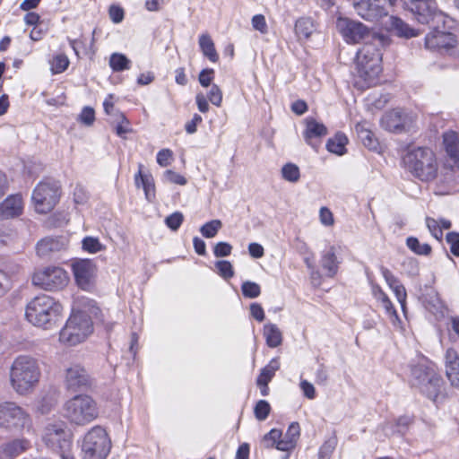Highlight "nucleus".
<instances>
[{
    "mask_svg": "<svg viewBox=\"0 0 459 459\" xmlns=\"http://www.w3.org/2000/svg\"><path fill=\"white\" fill-rule=\"evenodd\" d=\"M388 38L380 34H372L357 51L356 63L358 77L366 87H370L381 73L382 49L388 45Z\"/></svg>",
    "mask_w": 459,
    "mask_h": 459,
    "instance_id": "f257e3e1",
    "label": "nucleus"
},
{
    "mask_svg": "<svg viewBox=\"0 0 459 459\" xmlns=\"http://www.w3.org/2000/svg\"><path fill=\"white\" fill-rule=\"evenodd\" d=\"M40 377L41 369L39 360L29 355L18 356L10 367V385L20 395L31 393L39 384Z\"/></svg>",
    "mask_w": 459,
    "mask_h": 459,
    "instance_id": "f03ea898",
    "label": "nucleus"
},
{
    "mask_svg": "<svg viewBox=\"0 0 459 459\" xmlns=\"http://www.w3.org/2000/svg\"><path fill=\"white\" fill-rule=\"evenodd\" d=\"M62 305L52 297L42 294L33 298L26 306L25 316L36 326L48 328L59 317Z\"/></svg>",
    "mask_w": 459,
    "mask_h": 459,
    "instance_id": "7ed1b4c3",
    "label": "nucleus"
},
{
    "mask_svg": "<svg viewBox=\"0 0 459 459\" xmlns=\"http://www.w3.org/2000/svg\"><path fill=\"white\" fill-rule=\"evenodd\" d=\"M61 413L70 424L85 426L98 418L99 407L90 395L77 394L63 404Z\"/></svg>",
    "mask_w": 459,
    "mask_h": 459,
    "instance_id": "20e7f679",
    "label": "nucleus"
},
{
    "mask_svg": "<svg viewBox=\"0 0 459 459\" xmlns=\"http://www.w3.org/2000/svg\"><path fill=\"white\" fill-rule=\"evenodd\" d=\"M411 173L421 181H430L437 175V162L433 151L426 147L411 150L403 159Z\"/></svg>",
    "mask_w": 459,
    "mask_h": 459,
    "instance_id": "39448f33",
    "label": "nucleus"
},
{
    "mask_svg": "<svg viewBox=\"0 0 459 459\" xmlns=\"http://www.w3.org/2000/svg\"><path fill=\"white\" fill-rule=\"evenodd\" d=\"M0 428L6 431L20 435L30 432L32 419L30 413L14 402L0 403Z\"/></svg>",
    "mask_w": 459,
    "mask_h": 459,
    "instance_id": "423d86ee",
    "label": "nucleus"
},
{
    "mask_svg": "<svg viewBox=\"0 0 459 459\" xmlns=\"http://www.w3.org/2000/svg\"><path fill=\"white\" fill-rule=\"evenodd\" d=\"M92 332L91 317L82 311L74 312L59 333L63 343L73 346L83 342Z\"/></svg>",
    "mask_w": 459,
    "mask_h": 459,
    "instance_id": "0eeeda50",
    "label": "nucleus"
},
{
    "mask_svg": "<svg viewBox=\"0 0 459 459\" xmlns=\"http://www.w3.org/2000/svg\"><path fill=\"white\" fill-rule=\"evenodd\" d=\"M82 459H106L111 449V441L100 426L92 427L82 442Z\"/></svg>",
    "mask_w": 459,
    "mask_h": 459,
    "instance_id": "6e6552de",
    "label": "nucleus"
},
{
    "mask_svg": "<svg viewBox=\"0 0 459 459\" xmlns=\"http://www.w3.org/2000/svg\"><path fill=\"white\" fill-rule=\"evenodd\" d=\"M42 441L48 449L62 455L71 451L73 433L65 422H51L43 429Z\"/></svg>",
    "mask_w": 459,
    "mask_h": 459,
    "instance_id": "1a4fd4ad",
    "label": "nucleus"
},
{
    "mask_svg": "<svg viewBox=\"0 0 459 459\" xmlns=\"http://www.w3.org/2000/svg\"><path fill=\"white\" fill-rule=\"evenodd\" d=\"M411 385L434 401L439 394L442 378L432 368L419 364L411 368Z\"/></svg>",
    "mask_w": 459,
    "mask_h": 459,
    "instance_id": "9d476101",
    "label": "nucleus"
},
{
    "mask_svg": "<svg viewBox=\"0 0 459 459\" xmlns=\"http://www.w3.org/2000/svg\"><path fill=\"white\" fill-rule=\"evenodd\" d=\"M31 198L37 212H51L60 198L59 182L53 179L39 182L34 188Z\"/></svg>",
    "mask_w": 459,
    "mask_h": 459,
    "instance_id": "9b49d317",
    "label": "nucleus"
},
{
    "mask_svg": "<svg viewBox=\"0 0 459 459\" xmlns=\"http://www.w3.org/2000/svg\"><path fill=\"white\" fill-rule=\"evenodd\" d=\"M404 8L410 10L420 23L437 27L445 23L446 15L437 9L436 0L405 1Z\"/></svg>",
    "mask_w": 459,
    "mask_h": 459,
    "instance_id": "f8f14e48",
    "label": "nucleus"
},
{
    "mask_svg": "<svg viewBox=\"0 0 459 459\" xmlns=\"http://www.w3.org/2000/svg\"><path fill=\"white\" fill-rule=\"evenodd\" d=\"M69 282V277L63 268L48 266L34 273L32 283L48 291L64 289Z\"/></svg>",
    "mask_w": 459,
    "mask_h": 459,
    "instance_id": "ddd939ff",
    "label": "nucleus"
},
{
    "mask_svg": "<svg viewBox=\"0 0 459 459\" xmlns=\"http://www.w3.org/2000/svg\"><path fill=\"white\" fill-rule=\"evenodd\" d=\"M415 117L400 109L386 112L381 118V126L391 133L408 132L413 126Z\"/></svg>",
    "mask_w": 459,
    "mask_h": 459,
    "instance_id": "4468645a",
    "label": "nucleus"
},
{
    "mask_svg": "<svg viewBox=\"0 0 459 459\" xmlns=\"http://www.w3.org/2000/svg\"><path fill=\"white\" fill-rule=\"evenodd\" d=\"M336 27L348 43H358L360 40L367 41L373 34L363 23L348 18H339L336 22Z\"/></svg>",
    "mask_w": 459,
    "mask_h": 459,
    "instance_id": "2eb2a0df",
    "label": "nucleus"
},
{
    "mask_svg": "<svg viewBox=\"0 0 459 459\" xmlns=\"http://www.w3.org/2000/svg\"><path fill=\"white\" fill-rule=\"evenodd\" d=\"M74 280L78 287L83 290H91L94 287L97 268L90 259H81L72 264Z\"/></svg>",
    "mask_w": 459,
    "mask_h": 459,
    "instance_id": "dca6fc26",
    "label": "nucleus"
},
{
    "mask_svg": "<svg viewBox=\"0 0 459 459\" xmlns=\"http://www.w3.org/2000/svg\"><path fill=\"white\" fill-rule=\"evenodd\" d=\"M353 5L358 15L366 21H377L388 13L384 0H356Z\"/></svg>",
    "mask_w": 459,
    "mask_h": 459,
    "instance_id": "f3484780",
    "label": "nucleus"
},
{
    "mask_svg": "<svg viewBox=\"0 0 459 459\" xmlns=\"http://www.w3.org/2000/svg\"><path fill=\"white\" fill-rule=\"evenodd\" d=\"M425 37V47L430 50L450 49L455 47L456 39L453 33L439 30L437 26Z\"/></svg>",
    "mask_w": 459,
    "mask_h": 459,
    "instance_id": "a211bd4d",
    "label": "nucleus"
},
{
    "mask_svg": "<svg viewBox=\"0 0 459 459\" xmlns=\"http://www.w3.org/2000/svg\"><path fill=\"white\" fill-rule=\"evenodd\" d=\"M65 382L66 387L74 391L91 385L90 376L80 364H71L65 368Z\"/></svg>",
    "mask_w": 459,
    "mask_h": 459,
    "instance_id": "6ab92c4d",
    "label": "nucleus"
},
{
    "mask_svg": "<svg viewBox=\"0 0 459 459\" xmlns=\"http://www.w3.org/2000/svg\"><path fill=\"white\" fill-rule=\"evenodd\" d=\"M446 376L450 385L459 389V353L455 348H447L444 354Z\"/></svg>",
    "mask_w": 459,
    "mask_h": 459,
    "instance_id": "aec40b11",
    "label": "nucleus"
},
{
    "mask_svg": "<svg viewBox=\"0 0 459 459\" xmlns=\"http://www.w3.org/2000/svg\"><path fill=\"white\" fill-rule=\"evenodd\" d=\"M23 210V202L21 195H9L0 204V220H9L18 217Z\"/></svg>",
    "mask_w": 459,
    "mask_h": 459,
    "instance_id": "412c9836",
    "label": "nucleus"
},
{
    "mask_svg": "<svg viewBox=\"0 0 459 459\" xmlns=\"http://www.w3.org/2000/svg\"><path fill=\"white\" fill-rule=\"evenodd\" d=\"M327 134L326 126L317 122L312 117L306 118V130L304 132V138L307 144L316 148L317 146V139Z\"/></svg>",
    "mask_w": 459,
    "mask_h": 459,
    "instance_id": "4be33fe9",
    "label": "nucleus"
},
{
    "mask_svg": "<svg viewBox=\"0 0 459 459\" xmlns=\"http://www.w3.org/2000/svg\"><path fill=\"white\" fill-rule=\"evenodd\" d=\"M65 248V241L61 237H47L37 244V254L41 257H48L51 254Z\"/></svg>",
    "mask_w": 459,
    "mask_h": 459,
    "instance_id": "5701e85b",
    "label": "nucleus"
},
{
    "mask_svg": "<svg viewBox=\"0 0 459 459\" xmlns=\"http://www.w3.org/2000/svg\"><path fill=\"white\" fill-rule=\"evenodd\" d=\"M340 261L336 255L335 247L330 246L321 254L320 265L327 277H334L339 269Z\"/></svg>",
    "mask_w": 459,
    "mask_h": 459,
    "instance_id": "b1692460",
    "label": "nucleus"
},
{
    "mask_svg": "<svg viewBox=\"0 0 459 459\" xmlns=\"http://www.w3.org/2000/svg\"><path fill=\"white\" fill-rule=\"evenodd\" d=\"M143 164L138 165V172L134 175V184L137 188H143L145 198L152 202L155 198L154 179L151 174L143 173Z\"/></svg>",
    "mask_w": 459,
    "mask_h": 459,
    "instance_id": "393cba45",
    "label": "nucleus"
},
{
    "mask_svg": "<svg viewBox=\"0 0 459 459\" xmlns=\"http://www.w3.org/2000/svg\"><path fill=\"white\" fill-rule=\"evenodd\" d=\"M443 143L446 152L451 160L459 165V137L456 132L448 131L443 134Z\"/></svg>",
    "mask_w": 459,
    "mask_h": 459,
    "instance_id": "a878e982",
    "label": "nucleus"
},
{
    "mask_svg": "<svg viewBox=\"0 0 459 459\" xmlns=\"http://www.w3.org/2000/svg\"><path fill=\"white\" fill-rule=\"evenodd\" d=\"M198 43L203 55L211 62L216 63L219 60V55L216 51L214 42L208 33L201 34Z\"/></svg>",
    "mask_w": 459,
    "mask_h": 459,
    "instance_id": "bb28decb",
    "label": "nucleus"
},
{
    "mask_svg": "<svg viewBox=\"0 0 459 459\" xmlns=\"http://www.w3.org/2000/svg\"><path fill=\"white\" fill-rule=\"evenodd\" d=\"M263 333L268 347L276 348L281 344L282 333L275 324H265Z\"/></svg>",
    "mask_w": 459,
    "mask_h": 459,
    "instance_id": "cd10ccee",
    "label": "nucleus"
},
{
    "mask_svg": "<svg viewBox=\"0 0 459 459\" xmlns=\"http://www.w3.org/2000/svg\"><path fill=\"white\" fill-rule=\"evenodd\" d=\"M390 27L391 30L401 38L410 39L418 35L417 30L411 28L403 20L395 16L390 17Z\"/></svg>",
    "mask_w": 459,
    "mask_h": 459,
    "instance_id": "c85d7f7f",
    "label": "nucleus"
},
{
    "mask_svg": "<svg viewBox=\"0 0 459 459\" xmlns=\"http://www.w3.org/2000/svg\"><path fill=\"white\" fill-rule=\"evenodd\" d=\"M347 136L342 133H337L326 143V148L330 152L337 155H343L346 152Z\"/></svg>",
    "mask_w": 459,
    "mask_h": 459,
    "instance_id": "c756f323",
    "label": "nucleus"
},
{
    "mask_svg": "<svg viewBox=\"0 0 459 459\" xmlns=\"http://www.w3.org/2000/svg\"><path fill=\"white\" fill-rule=\"evenodd\" d=\"M314 30V22L310 18H300L295 23V33L299 40L307 39Z\"/></svg>",
    "mask_w": 459,
    "mask_h": 459,
    "instance_id": "7c9ffc66",
    "label": "nucleus"
},
{
    "mask_svg": "<svg viewBox=\"0 0 459 459\" xmlns=\"http://www.w3.org/2000/svg\"><path fill=\"white\" fill-rule=\"evenodd\" d=\"M280 368L279 358H273L270 362L261 369V372L256 379V384L269 383L275 375V372Z\"/></svg>",
    "mask_w": 459,
    "mask_h": 459,
    "instance_id": "2f4dec72",
    "label": "nucleus"
},
{
    "mask_svg": "<svg viewBox=\"0 0 459 459\" xmlns=\"http://www.w3.org/2000/svg\"><path fill=\"white\" fill-rule=\"evenodd\" d=\"M29 447V442L26 439H14L4 446V453L11 457H15L26 451Z\"/></svg>",
    "mask_w": 459,
    "mask_h": 459,
    "instance_id": "473e14b6",
    "label": "nucleus"
},
{
    "mask_svg": "<svg viewBox=\"0 0 459 459\" xmlns=\"http://www.w3.org/2000/svg\"><path fill=\"white\" fill-rule=\"evenodd\" d=\"M356 132L363 144L370 150L377 149L378 143L374 134L362 124L356 125Z\"/></svg>",
    "mask_w": 459,
    "mask_h": 459,
    "instance_id": "72a5a7b5",
    "label": "nucleus"
},
{
    "mask_svg": "<svg viewBox=\"0 0 459 459\" xmlns=\"http://www.w3.org/2000/svg\"><path fill=\"white\" fill-rule=\"evenodd\" d=\"M390 100V94L373 92L367 98L368 106L370 108L380 110L385 107Z\"/></svg>",
    "mask_w": 459,
    "mask_h": 459,
    "instance_id": "f704fd0d",
    "label": "nucleus"
},
{
    "mask_svg": "<svg viewBox=\"0 0 459 459\" xmlns=\"http://www.w3.org/2000/svg\"><path fill=\"white\" fill-rule=\"evenodd\" d=\"M131 61L120 53H113L109 58V65L114 72H122L130 68Z\"/></svg>",
    "mask_w": 459,
    "mask_h": 459,
    "instance_id": "c9c22d12",
    "label": "nucleus"
},
{
    "mask_svg": "<svg viewBox=\"0 0 459 459\" xmlns=\"http://www.w3.org/2000/svg\"><path fill=\"white\" fill-rule=\"evenodd\" d=\"M406 245L410 250L416 255H428L431 253V247L427 244H421L417 238L409 237L406 239Z\"/></svg>",
    "mask_w": 459,
    "mask_h": 459,
    "instance_id": "e433bc0d",
    "label": "nucleus"
},
{
    "mask_svg": "<svg viewBox=\"0 0 459 459\" xmlns=\"http://www.w3.org/2000/svg\"><path fill=\"white\" fill-rule=\"evenodd\" d=\"M411 419L408 416H402L396 420L394 428L391 424H385L384 430L386 435H394V433L403 434L407 427L411 424Z\"/></svg>",
    "mask_w": 459,
    "mask_h": 459,
    "instance_id": "4c0bfd02",
    "label": "nucleus"
},
{
    "mask_svg": "<svg viewBox=\"0 0 459 459\" xmlns=\"http://www.w3.org/2000/svg\"><path fill=\"white\" fill-rule=\"evenodd\" d=\"M222 222L220 220H212L200 228V232L206 238H214L221 229Z\"/></svg>",
    "mask_w": 459,
    "mask_h": 459,
    "instance_id": "58836bf2",
    "label": "nucleus"
},
{
    "mask_svg": "<svg viewBox=\"0 0 459 459\" xmlns=\"http://www.w3.org/2000/svg\"><path fill=\"white\" fill-rule=\"evenodd\" d=\"M281 176L286 181L295 183L300 178V171L296 164L287 163L281 169Z\"/></svg>",
    "mask_w": 459,
    "mask_h": 459,
    "instance_id": "ea45409f",
    "label": "nucleus"
},
{
    "mask_svg": "<svg viewBox=\"0 0 459 459\" xmlns=\"http://www.w3.org/2000/svg\"><path fill=\"white\" fill-rule=\"evenodd\" d=\"M241 291L245 298L255 299L261 294V287L256 282L246 281L241 285Z\"/></svg>",
    "mask_w": 459,
    "mask_h": 459,
    "instance_id": "a19ab883",
    "label": "nucleus"
},
{
    "mask_svg": "<svg viewBox=\"0 0 459 459\" xmlns=\"http://www.w3.org/2000/svg\"><path fill=\"white\" fill-rule=\"evenodd\" d=\"M82 249L86 252L95 254L105 248L98 238L85 237L82 241Z\"/></svg>",
    "mask_w": 459,
    "mask_h": 459,
    "instance_id": "79ce46f5",
    "label": "nucleus"
},
{
    "mask_svg": "<svg viewBox=\"0 0 459 459\" xmlns=\"http://www.w3.org/2000/svg\"><path fill=\"white\" fill-rule=\"evenodd\" d=\"M69 63V59L65 54L56 55L51 62V70L53 74L63 73L67 69Z\"/></svg>",
    "mask_w": 459,
    "mask_h": 459,
    "instance_id": "37998d69",
    "label": "nucleus"
},
{
    "mask_svg": "<svg viewBox=\"0 0 459 459\" xmlns=\"http://www.w3.org/2000/svg\"><path fill=\"white\" fill-rule=\"evenodd\" d=\"M337 441L334 437L326 440L319 448L318 459H331L335 450Z\"/></svg>",
    "mask_w": 459,
    "mask_h": 459,
    "instance_id": "c03bdc74",
    "label": "nucleus"
},
{
    "mask_svg": "<svg viewBox=\"0 0 459 459\" xmlns=\"http://www.w3.org/2000/svg\"><path fill=\"white\" fill-rule=\"evenodd\" d=\"M271 411V406L269 403L265 400H259L255 408H254V413L255 418L258 420H265L267 417L269 416Z\"/></svg>",
    "mask_w": 459,
    "mask_h": 459,
    "instance_id": "a18cd8bd",
    "label": "nucleus"
},
{
    "mask_svg": "<svg viewBox=\"0 0 459 459\" xmlns=\"http://www.w3.org/2000/svg\"><path fill=\"white\" fill-rule=\"evenodd\" d=\"M218 273L225 280H229L234 276V270L231 263L227 260H220L215 263Z\"/></svg>",
    "mask_w": 459,
    "mask_h": 459,
    "instance_id": "49530a36",
    "label": "nucleus"
},
{
    "mask_svg": "<svg viewBox=\"0 0 459 459\" xmlns=\"http://www.w3.org/2000/svg\"><path fill=\"white\" fill-rule=\"evenodd\" d=\"M282 433L280 429H273L263 438L264 446L266 448L275 447L281 438Z\"/></svg>",
    "mask_w": 459,
    "mask_h": 459,
    "instance_id": "de8ad7c7",
    "label": "nucleus"
},
{
    "mask_svg": "<svg viewBox=\"0 0 459 459\" xmlns=\"http://www.w3.org/2000/svg\"><path fill=\"white\" fill-rule=\"evenodd\" d=\"M184 221V215L180 212H175L165 219V223L171 230H178Z\"/></svg>",
    "mask_w": 459,
    "mask_h": 459,
    "instance_id": "09e8293b",
    "label": "nucleus"
},
{
    "mask_svg": "<svg viewBox=\"0 0 459 459\" xmlns=\"http://www.w3.org/2000/svg\"><path fill=\"white\" fill-rule=\"evenodd\" d=\"M207 99L216 107H221L222 102V91L217 84H212L208 94Z\"/></svg>",
    "mask_w": 459,
    "mask_h": 459,
    "instance_id": "8fccbe9b",
    "label": "nucleus"
},
{
    "mask_svg": "<svg viewBox=\"0 0 459 459\" xmlns=\"http://www.w3.org/2000/svg\"><path fill=\"white\" fill-rule=\"evenodd\" d=\"M381 303L383 305V307L385 310V313L387 314L391 322L393 323V325H396L397 323H399L400 322L399 316H398L397 311L394 308L392 301L390 300V299L388 298V299H385L384 301H382Z\"/></svg>",
    "mask_w": 459,
    "mask_h": 459,
    "instance_id": "3c124183",
    "label": "nucleus"
},
{
    "mask_svg": "<svg viewBox=\"0 0 459 459\" xmlns=\"http://www.w3.org/2000/svg\"><path fill=\"white\" fill-rule=\"evenodd\" d=\"M391 290L394 291L398 302L401 304L403 313H405L407 293L404 286L402 283H399Z\"/></svg>",
    "mask_w": 459,
    "mask_h": 459,
    "instance_id": "603ef678",
    "label": "nucleus"
},
{
    "mask_svg": "<svg viewBox=\"0 0 459 459\" xmlns=\"http://www.w3.org/2000/svg\"><path fill=\"white\" fill-rule=\"evenodd\" d=\"M95 120L94 109L91 107H84L79 115V121L85 126H91Z\"/></svg>",
    "mask_w": 459,
    "mask_h": 459,
    "instance_id": "864d4df0",
    "label": "nucleus"
},
{
    "mask_svg": "<svg viewBox=\"0 0 459 459\" xmlns=\"http://www.w3.org/2000/svg\"><path fill=\"white\" fill-rule=\"evenodd\" d=\"M232 246L228 242H219L213 247V254L216 257H224L231 254Z\"/></svg>",
    "mask_w": 459,
    "mask_h": 459,
    "instance_id": "5fc2aeb1",
    "label": "nucleus"
},
{
    "mask_svg": "<svg viewBox=\"0 0 459 459\" xmlns=\"http://www.w3.org/2000/svg\"><path fill=\"white\" fill-rule=\"evenodd\" d=\"M446 242L450 245L451 253L459 256V233L449 232L446 237Z\"/></svg>",
    "mask_w": 459,
    "mask_h": 459,
    "instance_id": "6e6d98bb",
    "label": "nucleus"
},
{
    "mask_svg": "<svg viewBox=\"0 0 459 459\" xmlns=\"http://www.w3.org/2000/svg\"><path fill=\"white\" fill-rule=\"evenodd\" d=\"M108 15L114 23H119L125 16L124 9L117 4H111L108 9Z\"/></svg>",
    "mask_w": 459,
    "mask_h": 459,
    "instance_id": "4d7b16f0",
    "label": "nucleus"
},
{
    "mask_svg": "<svg viewBox=\"0 0 459 459\" xmlns=\"http://www.w3.org/2000/svg\"><path fill=\"white\" fill-rule=\"evenodd\" d=\"M320 222L326 227L333 226L334 223L333 214L327 207H321L319 211Z\"/></svg>",
    "mask_w": 459,
    "mask_h": 459,
    "instance_id": "13d9d810",
    "label": "nucleus"
},
{
    "mask_svg": "<svg viewBox=\"0 0 459 459\" xmlns=\"http://www.w3.org/2000/svg\"><path fill=\"white\" fill-rule=\"evenodd\" d=\"M214 70L212 68L203 69L199 74V82L203 87L211 85L213 80Z\"/></svg>",
    "mask_w": 459,
    "mask_h": 459,
    "instance_id": "bf43d9fd",
    "label": "nucleus"
},
{
    "mask_svg": "<svg viewBox=\"0 0 459 459\" xmlns=\"http://www.w3.org/2000/svg\"><path fill=\"white\" fill-rule=\"evenodd\" d=\"M164 177L169 182L173 184L180 186H184L186 184V179L185 177L170 169L165 171Z\"/></svg>",
    "mask_w": 459,
    "mask_h": 459,
    "instance_id": "052dcab7",
    "label": "nucleus"
},
{
    "mask_svg": "<svg viewBox=\"0 0 459 459\" xmlns=\"http://www.w3.org/2000/svg\"><path fill=\"white\" fill-rule=\"evenodd\" d=\"M252 26L255 30L260 31L261 33L267 32V24L265 22V18L262 14H256L253 16Z\"/></svg>",
    "mask_w": 459,
    "mask_h": 459,
    "instance_id": "680f3d73",
    "label": "nucleus"
},
{
    "mask_svg": "<svg viewBox=\"0 0 459 459\" xmlns=\"http://www.w3.org/2000/svg\"><path fill=\"white\" fill-rule=\"evenodd\" d=\"M380 272L390 289L401 283L393 273L386 267L381 266Z\"/></svg>",
    "mask_w": 459,
    "mask_h": 459,
    "instance_id": "e2e57ef3",
    "label": "nucleus"
},
{
    "mask_svg": "<svg viewBox=\"0 0 459 459\" xmlns=\"http://www.w3.org/2000/svg\"><path fill=\"white\" fill-rule=\"evenodd\" d=\"M299 435H300V429H299V423L292 422L289 426L284 437L288 439H291L296 444L297 439L299 437Z\"/></svg>",
    "mask_w": 459,
    "mask_h": 459,
    "instance_id": "0e129e2a",
    "label": "nucleus"
},
{
    "mask_svg": "<svg viewBox=\"0 0 459 459\" xmlns=\"http://www.w3.org/2000/svg\"><path fill=\"white\" fill-rule=\"evenodd\" d=\"M172 157V152L169 149H162L157 153V162L161 167H167Z\"/></svg>",
    "mask_w": 459,
    "mask_h": 459,
    "instance_id": "69168bd1",
    "label": "nucleus"
},
{
    "mask_svg": "<svg viewBox=\"0 0 459 459\" xmlns=\"http://www.w3.org/2000/svg\"><path fill=\"white\" fill-rule=\"evenodd\" d=\"M250 314L258 322H263L264 320V311L262 306L258 303H253L250 305Z\"/></svg>",
    "mask_w": 459,
    "mask_h": 459,
    "instance_id": "338daca9",
    "label": "nucleus"
},
{
    "mask_svg": "<svg viewBox=\"0 0 459 459\" xmlns=\"http://www.w3.org/2000/svg\"><path fill=\"white\" fill-rule=\"evenodd\" d=\"M299 385H300V388H301L304 395L307 398L312 400V399H314L316 397V389H315L314 385L311 383H309L307 380H302L300 382Z\"/></svg>",
    "mask_w": 459,
    "mask_h": 459,
    "instance_id": "774afa93",
    "label": "nucleus"
}]
</instances>
